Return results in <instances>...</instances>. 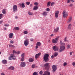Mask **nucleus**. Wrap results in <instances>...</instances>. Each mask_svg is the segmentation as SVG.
I'll use <instances>...</instances> for the list:
<instances>
[{"mask_svg":"<svg viewBox=\"0 0 75 75\" xmlns=\"http://www.w3.org/2000/svg\"><path fill=\"white\" fill-rule=\"evenodd\" d=\"M71 2H73V3L75 2V1H74L73 0H68L67 1V3H69L70 2H71Z\"/></svg>","mask_w":75,"mask_h":75,"instance_id":"obj_20","label":"nucleus"},{"mask_svg":"<svg viewBox=\"0 0 75 75\" xmlns=\"http://www.w3.org/2000/svg\"><path fill=\"white\" fill-rule=\"evenodd\" d=\"M54 4V2H52L51 4V6H52Z\"/></svg>","mask_w":75,"mask_h":75,"instance_id":"obj_50","label":"nucleus"},{"mask_svg":"<svg viewBox=\"0 0 75 75\" xmlns=\"http://www.w3.org/2000/svg\"><path fill=\"white\" fill-rule=\"evenodd\" d=\"M63 16L64 18H65L66 17H67L68 16V13H66V11L64 10L62 13Z\"/></svg>","mask_w":75,"mask_h":75,"instance_id":"obj_4","label":"nucleus"},{"mask_svg":"<svg viewBox=\"0 0 75 75\" xmlns=\"http://www.w3.org/2000/svg\"><path fill=\"white\" fill-rule=\"evenodd\" d=\"M25 54L24 53H23L21 55V57L22 58H24L25 56Z\"/></svg>","mask_w":75,"mask_h":75,"instance_id":"obj_36","label":"nucleus"},{"mask_svg":"<svg viewBox=\"0 0 75 75\" xmlns=\"http://www.w3.org/2000/svg\"><path fill=\"white\" fill-rule=\"evenodd\" d=\"M41 55V53H39L38 54H36L35 55V58L36 59H37V58H38V57H39V56L40 55Z\"/></svg>","mask_w":75,"mask_h":75,"instance_id":"obj_13","label":"nucleus"},{"mask_svg":"<svg viewBox=\"0 0 75 75\" xmlns=\"http://www.w3.org/2000/svg\"><path fill=\"white\" fill-rule=\"evenodd\" d=\"M42 15H43V16H47V12H44L43 13H42Z\"/></svg>","mask_w":75,"mask_h":75,"instance_id":"obj_28","label":"nucleus"},{"mask_svg":"<svg viewBox=\"0 0 75 75\" xmlns=\"http://www.w3.org/2000/svg\"><path fill=\"white\" fill-rule=\"evenodd\" d=\"M53 36H54V34H52L50 35L51 37H53Z\"/></svg>","mask_w":75,"mask_h":75,"instance_id":"obj_59","label":"nucleus"},{"mask_svg":"<svg viewBox=\"0 0 75 75\" xmlns=\"http://www.w3.org/2000/svg\"><path fill=\"white\" fill-rule=\"evenodd\" d=\"M69 54L70 55H72V53L71 52H70Z\"/></svg>","mask_w":75,"mask_h":75,"instance_id":"obj_55","label":"nucleus"},{"mask_svg":"<svg viewBox=\"0 0 75 75\" xmlns=\"http://www.w3.org/2000/svg\"><path fill=\"white\" fill-rule=\"evenodd\" d=\"M71 26H72V25H71V24H69V25L68 26V29H71Z\"/></svg>","mask_w":75,"mask_h":75,"instance_id":"obj_27","label":"nucleus"},{"mask_svg":"<svg viewBox=\"0 0 75 75\" xmlns=\"http://www.w3.org/2000/svg\"><path fill=\"white\" fill-rule=\"evenodd\" d=\"M18 18V17L17 16H15V18H16V19H17Z\"/></svg>","mask_w":75,"mask_h":75,"instance_id":"obj_61","label":"nucleus"},{"mask_svg":"<svg viewBox=\"0 0 75 75\" xmlns=\"http://www.w3.org/2000/svg\"><path fill=\"white\" fill-rule=\"evenodd\" d=\"M23 33L25 34H28V32H27V31H24Z\"/></svg>","mask_w":75,"mask_h":75,"instance_id":"obj_42","label":"nucleus"},{"mask_svg":"<svg viewBox=\"0 0 75 75\" xmlns=\"http://www.w3.org/2000/svg\"><path fill=\"white\" fill-rule=\"evenodd\" d=\"M33 6V4H30V7H32V6Z\"/></svg>","mask_w":75,"mask_h":75,"instance_id":"obj_64","label":"nucleus"},{"mask_svg":"<svg viewBox=\"0 0 75 75\" xmlns=\"http://www.w3.org/2000/svg\"><path fill=\"white\" fill-rule=\"evenodd\" d=\"M38 8V6H34L33 8V10H37Z\"/></svg>","mask_w":75,"mask_h":75,"instance_id":"obj_18","label":"nucleus"},{"mask_svg":"<svg viewBox=\"0 0 75 75\" xmlns=\"http://www.w3.org/2000/svg\"><path fill=\"white\" fill-rule=\"evenodd\" d=\"M34 5L35 6H37L38 5V2H35L34 3Z\"/></svg>","mask_w":75,"mask_h":75,"instance_id":"obj_40","label":"nucleus"},{"mask_svg":"<svg viewBox=\"0 0 75 75\" xmlns=\"http://www.w3.org/2000/svg\"><path fill=\"white\" fill-rule=\"evenodd\" d=\"M67 47L68 49H69V48L71 47V46L69 45H67Z\"/></svg>","mask_w":75,"mask_h":75,"instance_id":"obj_43","label":"nucleus"},{"mask_svg":"<svg viewBox=\"0 0 75 75\" xmlns=\"http://www.w3.org/2000/svg\"><path fill=\"white\" fill-rule=\"evenodd\" d=\"M13 30H19V28L18 27H15L14 28Z\"/></svg>","mask_w":75,"mask_h":75,"instance_id":"obj_33","label":"nucleus"},{"mask_svg":"<svg viewBox=\"0 0 75 75\" xmlns=\"http://www.w3.org/2000/svg\"><path fill=\"white\" fill-rule=\"evenodd\" d=\"M4 26L5 27H9V24H5Z\"/></svg>","mask_w":75,"mask_h":75,"instance_id":"obj_44","label":"nucleus"},{"mask_svg":"<svg viewBox=\"0 0 75 75\" xmlns=\"http://www.w3.org/2000/svg\"><path fill=\"white\" fill-rule=\"evenodd\" d=\"M72 4H71L69 5V6L70 7H71V6H72Z\"/></svg>","mask_w":75,"mask_h":75,"instance_id":"obj_63","label":"nucleus"},{"mask_svg":"<svg viewBox=\"0 0 75 75\" xmlns=\"http://www.w3.org/2000/svg\"><path fill=\"white\" fill-rule=\"evenodd\" d=\"M72 65L74 67H75V62H73L72 63Z\"/></svg>","mask_w":75,"mask_h":75,"instance_id":"obj_49","label":"nucleus"},{"mask_svg":"<svg viewBox=\"0 0 75 75\" xmlns=\"http://www.w3.org/2000/svg\"><path fill=\"white\" fill-rule=\"evenodd\" d=\"M54 56L52 55L51 56V58L52 59H53L54 58Z\"/></svg>","mask_w":75,"mask_h":75,"instance_id":"obj_56","label":"nucleus"},{"mask_svg":"<svg viewBox=\"0 0 75 75\" xmlns=\"http://www.w3.org/2000/svg\"><path fill=\"white\" fill-rule=\"evenodd\" d=\"M52 68L53 69V72H54L55 71L57 70V66L55 65H53L52 67Z\"/></svg>","mask_w":75,"mask_h":75,"instance_id":"obj_8","label":"nucleus"},{"mask_svg":"<svg viewBox=\"0 0 75 75\" xmlns=\"http://www.w3.org/2000/svg\"><path fill=\"white\" fill-rule=\"evenodd\" d=\"M72 21V17L70 16L69 17V18L68 21H67V23H69L70 22H71V21Z\"/></svg>","mask_w":75,"mask_h":75,"instance_id":"obj_16","label":"nucleus"},{"mask_svg":"<svg viewBox=\"0 0 75 75\" xmlns=\"http://www.w3.org/2000/svg\"><path fill=\"white\" fill-rule=\"evenodd\" d=\"M7 61L6 60H2V63L4 64H7Z\"/></svg>","mask_w":75,"mask_h":75,"instance_id":"obj_19","label":"nucleus"},{"mask_svg":"<svg viewBox=\"0 0 75 75\" xmlns=\"http://www.w3.org/2000/svg\"><path fill=\"white\" fill-rule=\"evenodd\" d=\"M59 11H55V16L56 18H58V14H59Z\"/></svg>","mask_w":75,"mask_h":75,"instance_id":"obj_11","label":"nucleus"},{"mask_svg":"<svg viewBox=\"0 0 75 75\" xmlns=\"http://www.w3.org/2000/svg\"><path fill=\"white\" fill-rule=\"evenodd\" d=\"M42 73H43V72H42V71H40V72H39V74L40 75H42Z\"/></svg>","mask_w":75,"mask_h":75,"instance_id":"obj_47","label":"nucleus"},{"mask_svg":"<svg viewBox=\"0 0 75 75\" xmlns=\"http://www.w3.org/2000/svg\"><path fill=\"white\" fill-rule=\"evenodd\" d=\"M6 10H5V9H3L2 10V13L3 14H6Z\"/></svg>","mask_w":75,"mask_h":75,"instance_id":"obj_25","label":"nucleus"},{"mask_svg":"<svg viewBox=\"0 0 75 75\" xmlns=\"http://www.w3.org/2000/svg\"><path fill=\"white\" fill-rule=\"evenodd\" d=\"M31 41H33L34 39L33 38H31L30 40Z\"/></svg>","mask_w":75,"mask_h":75,"instance_id":"obj_54","label":"nucleus"},{"mask_svg":"<svg viewBox=\"0 0 75 75\" xmlns=\"http://www.w3.org/2000/svg\"><path fill=\"white\" fill-rule=\"evenodd\" d=\"M44 66L45 68V69H47V70H48V69H49V67H50V63H46L44 64Z\"/></svg>","mask_w":75,"mask_h":75,"instance_id":"obj_6","label":"nucleus"},{"mask_svg":"<svg viewBox=\"0 0 75 75\" xmlns=\"http://www.w3.org/2000/svg\"><path fill=\"white\" fill-rule=\"evenodd\" d=\"M2 22H3L2 21H0V24H1V23H2Z\"/></svg>","mask_w":75,"mask_h":75,"instance_id":"obj_62","label":"nucleus"},{"mask_svg":"<svg viewBox=\"0 0 75 75\" xmlns=\"http://www.w3.org/2000/svg\"><path fill=\"white\" fill-rule=\"evenodd\" d=\"M67 63L66 62H64L63 64V66L64 67H65L66 65H67Z\"/></svg>","mask_w":75,"mask_h":75,"instance_id":"obj_35","label":"nucleus"},{"mask_svg":"<svg viewBox=\"0 0 75 75\" xmlns=\"http://www.w3.org/2000/svg\"><path fill=\"white\" fill-rule=\"evenodd\" d=\"M13 52L14 53L16 54L17 53V52H16V51H15V50H13Z\"/></svg>","mask_w":75,"mask_h":75,"instance_id":"obj_52","label":"nucleus"},{"mask_svg":"<svg viewBox=\"0 0 75 75\" xmlns=\"http://www.w3.org/2000/svg\"><path fill=\"white\" fill-rule=\"evenodd\" d=\"M59 38V36H58L57 38H56V40H57L58 41V39Z\"/></svg>","mask_w":75,"mask_h":75,"instance_id":"obj_48","label":"nucleus"},{"mask_svg":"<svg viewBox=\"0 0 75 75\" xmlns=\"http://www.w3.org/2000/svg\"><path fill=\"white\" fill-rule=\"evenodd\" d=\"M36 49H37V48H38V46L36 45L35 47Z\"/></svg>","mask_w":75,"mask_h":75,"instance_id":"obj_57","label":"nucleus"},{"mask_svg":"<svg viewBox=\"0 0 75 75\" xmlns=\"http://www.w3.org/2000/svg\"><path fill=\"white\" fill-rule=\"evenodd\" d=\"M60 50H59V52H62L65 50V46L64 45H61L60 46Z\"/></svg>","mask_w":75,"mask_h":75,"instance_id":"obj_2","label":"nucleus"},{"mask_svg":"<svg viewBox=\"0 0 75 75\" xmlns=\"http://www.w3.org/2000/svg\"><path fill=\"white\" fill-rule=\"evenodd\" d=\"M59 30V27H57L56 28V29H54V31L55 33H57V32H58V31Z\"/></svg>","mask_w":75,"mask_h":75,"instance_id":"obj_17","label":"nucleus"},{"mask_svg":"<svg viewBox=\"0 0 75 75\" xmlns=\"http://www.w3.org/2000/svg\"><path fill=\"white\" fill-rule=\"evenodd\" d=\"M35 65L34 64L32 66V68H35Z\"/></svg>","mask_w":75,"mask_h":75,"instance_id":"obj_46","label":"nucleus"},{"mask_svg":"<svg viewBox=\"0 0 75 75\" xmlns=\"http://www.w3.org/2000/svg\"><path fill=\"white\" fill-rule=\"evenodd\" d=\"M60 43L61 45H65V43H62V40H60Z\"/></svg>","mask_w":75,"mask_h":75,"instance_id":"obj_32","label":"nucleus"},{"mask_svg":"<svg viewBox=\"0 0 75 75\" xmlns=\"http://www.w3.org/2000/svg\"><path fill=\"white\" fill-rule=\"evenodd\" d=\"M20 53V52H16V54H19Z\"/></svg>","mask_w":75,"mask_h":75,"instance_id":"obj_51","label":"nucleus"},{"mask_svg":"<svg viewBox=\"0 0 75 75\" xmlns=\"http://www.w3.org/2000/svg\"><path fill=\"white\" fill-rule=\"evenodd\" d=\"M52 48L55 51H58L59 48H58V47L57 46H54Z\"/></svg>","mask_w":75,"mask_h":75,"instance_id":"obj_10","label":"nucleus"},{"mask_svg":"<svg viewBox=\"0 0 75 75\" xmlns=\"http://www.w3.org/2000/svg\"><path fill=\"white\" fill-rule=\"evenodd\" d=\"M41 44V42H37L36 44V45H37V46H40Z\"/></svg>","mask_w":75,"mask_h":75,"instance_id":"obj_22","label":"nucleus"},{"mask_svg":"<svg viewBox=\"0 0 75 75\" xmlns=\"http://www.w3.org/2000/svg\"><path fill=\"white\" fill-rule=\"evenodd\" d=\"M9 47L10 48H14L15 46L14 45H9Z\"/></svg>","mask_w":75,"mask_h":75,"instance_id":"obj_31","label":"nucleus"},{"mask_svg":"<svg viewBox=\"0 0 75 75\" xmlns=\"http://www.w3.org/2000/svg\"><path fill=\"white\" fill-rule=\"evenodd\" d=\"M52 41L53 43H54V44H56L58 40H55V39H53L52 40Z\"/></svg>","mask_w":75,"mask_h":75,"instance_id":"obj_15","label":"nucleus"},{"mask_svg":"<svg viewBox=\"0 0 75 75\" xmlns=\"http://www.w3.org/2000/svg\"><path fill=\"white\" fill-rule=\"evenodd\" d=\"M29 61L30 62H32L34 61V59H33L32 58H30L29 59Z\"/></svg>","mask_w":75,"mask_h":75,"instance_id":"obj_23","label":"nucleus"},{"mask_svg":"<svg viewBox=\"0 0 75 75\" xmlns=\"http://www.w3.org/2000/svg\"><path fill=\"white\" fill-rule=\"evenodd\" d=\"M64 41H68V40H67V37H65L64 38Z\"/></svg>","mask_w":75,"mask_h":75,"instance_id":"obj_38","label":"nucleus"},{"mask_svg":"<svg viewBox=\"0 0 75 75\" xmlns=\"http://www.w3.org/2000/svg\"><path fill=\"white\" fill-rule=\"evenodd\" d=\"M4 30H7V28H4Z\"/></svg>","mask_w":75,"mask_h":75,"instance_id":"obj_60","label":"nucleus"},{"mask_svg":"<svg viewBox=\"0 0 75 75\" xmlns=\"http://www.w3.org/2000/svg\"><path fill=\"white\" fill-rule=\"evenodd\" d=\"M21 61H24V57H22L21 59Z\"/></svg>","mask_w":75,"mask_h":75,"instance_id":"obj_39","label":"nucleus"},{"mask_svg":"<svg viewBox=\"0 0 75 75\" xmlns=\"http://www.w3.org/2000/svg\"><path fill=\"white\" fill-rule=\"evenodd\" d=\"M28 6L30 5V2H27L25 3Z\"/></svg>","mask_w":75,"mask_h":75,"instance_id":"obj_37","label":"nucleus"},{"mask_svg":"<svg viewBox=\"0 0 75 75\" xmlns=\"http://www.w3.org/2000/svg\"><path fill=\"white\" fill-rule=\"evenodd\" d=\"M10 42L11 44H13L14 43V42H13L12 40H11L10 41Z\"/></svg>","mask_w":75,"mask_h":75,"instance_id":"obj_53","label":"nucleus"},{"mask_svg":"<svg viewBox=\"0 0 75 75\" xmlns=\"http://www.w3.org/2000/svg\"><path fill=\"white\" fill-rule=\"evenodd\" d=\"M14 35V34L13 33H10L9 35V38H12L13 37Z\"/></svg>","mask_w":75,"mask_h":75,"instance_id":"obj_14","label":"nucleus"},{"mask_svg":"<svg viewBox=\"0 0 75 75\" xmlns=\"http://www.w3.org/2000/svg\"><path fill=\"white\" fill-rule=\"evenodd\" d=\"M54 57H55L58 56V53H57V52H55L54 53Z\"/></svg>","mask_w":75,"mask_h":75,"instance_id":"obj_29","label":"nucleus"},{"mask_svg":"<svg viewBox=\"0 0 75 75\" xmlns=\"http://www.w3.org/2000/svg\"><path fill=\"white\" fill-rule=\"evenodd\" d=\"M20 66L21 67H25L26 66V64L25 62H21Z\"/></svg>","mask_w":75,"mask_h":75,"instance_id":"obj_9","label":"nucleus"},{"mask_svg":"<svg viewBox=\"0 0 75 75\" xmlns=\"http://www.w3.org/2000/svg\"><path fill=\"white\" fill-rule=\"evenodd\" d=\"M20 6H21V7H23V8H24L25 7V5H24V3H23L22 4H20Z\"/></svg>","mask_w":75,"mask_h":75,"instance_id":"obj_21","label":"nucleus"},{"mask_svg":"<svg viewBox=\"0 0 75 75\" xmlns=\"http://www.w3.org/2000/svg\"><path fill=\"white\" fill-rule=\"evenodd\" d=\"M2 17H3V14H0V19L2 18Z\"/></svg>","mask_w":75,"mask_h":75,"instance_id":"obj_41","label":"nucleus"},{"mask_svg":"<svg viewBox=\"0 0 75 75\" xmlns=\"http://www.w3.org/2000/svg\"><path fill=\"white\" fill-rule=\"evenodd\" d=\"M29 39H26L24 41V43L25 46H27L29 44Z\"/></svg>","mask_w":75,"mask_h":75,"instance_id":"obj_3","label":"nucleus"},{"mask_svg":"<svg viewBox=\"0 0 75 75\" xmlns=\"http://www.w3.org/2000/svg\"><path fill=\"white\" fill-rule=\"evenodd\" d=\"M44 74L42 75H50V73L48 71H45Z\"/></svg>","mask_w":75,"mask_h":75,"instance_id":"obj_12","label":"nucleus"},{"mask_svg":"<svg viewBox=\"0 0 75 75\" xmlns=\"http://www.w3.org/2000/svg\"><path fill=\"white\" fill-rule=\"evenodd\" d=\"M50 4H51V2L50 1L48 2L47 3V7H50Z\"/></svg>","mask_w":75,"mask_h":75,"instance_id":"obj_30","label":"nucleus"},{"mask_svg":"<svg viewBox=\"0 0 75 75\" xmlns=\"http://www.w3.org/2000/svg\"><path fill=\"white\" fill-rule=\"evenodd\" d=\"M33 75H38V74L37 72H34L33 74Z\"/></svg>","mask_w":75,"mask_h":75,"instance_id":"obj_34","label":"nucleus"},{"mask_svg":"<svg viewBox=\"0 0 75 75\" xmlns=\"http://www.w3.org/2000/svg\"><path fill=\"white\" fill-rule=\"evenodd\" d=\"M1 75H5V74L4 73H2Z\"/></svg>","mask_w":75,"mask_h":75,"instance_id":"obj_58","label":"nucleus"},{"mask_svg":"<svg viewBox=\"0 0 75 75\" xmlns=\"http://www.w3.org/2000/svg\"><path fill=\"white\" fill-rule=\"evenodd\" d=\"M9 69L11 70H14V67H11L9 68Z\"/></svg>","mask_w":75,"mask_h":75,"instance_id":"obj_24","label":"nucleus"},{"mask_svg":"<svg viewBox=\"0 0 75 75\" xmlns=\"http://www.w3.org/2000/svg\"><path fill=\"white\" fill-rule=\"evenodd\" d=\"M48 57H49V54H46L44 55L43 59L45 62H48L49 61Z\"/></svg>","mask_w":75,"mask_h":75,"instance_id":"obj_1","label":"nucleus"},{"mask_svg":"<svg viewBox=\"0 0 75 75\" xmlns=\"http://www.w3.org/2000/svg\"><path fill=\"white\" fill-rule=\"evenodd\" d=\"M50 10V9L49 8H47L46 9V11H49Z\"/></svg>","mask_w":75,"mask_h":75,"instance_id":"obj_45","label":"nucleus"},{"mask_svg":"<svg viewBox=\"0 0 75 75\" xmlns=\"http://www.w3.org/2000/svg\"><path fill=\"white\" fill-rule=\"evenodd\" d=\"M28 14L29 15H30V16H32V15H33V13L32 12H30V11H28Z\"/></svg>","mask_w":75,"mask_h":75,"instance_id":"obj_26","label":"nucleus"},{"mask_svg":"<svg viewBox=\"0 0 75 75\" xmlns=\"http://www.w3.org/2000/svg\"><path fill=\"white\" fill-rule=\"evenodd\" d=\"M10 57L8 58L9 60H11L12 59H13V60H15L16 59V56H14V54L11 55Z\"/></svg>","mask_w":75,"mask_h":75,"instance_id":"obj_5","label":"nucleus"},{"mask_svg":"<svg viewBox=\"0 0 75 75\" xmlns=\"http://www.w3.org/2000/svg\"><path fill=\"white\" fill-rule=\"evenodd\" d=\"M17 11V5H15L13 7V12H16Z\"/></svg>","mask_w":75,"mask_h":75,"instance_id":"obj_7","label":"nucleus"}]
</instances>
